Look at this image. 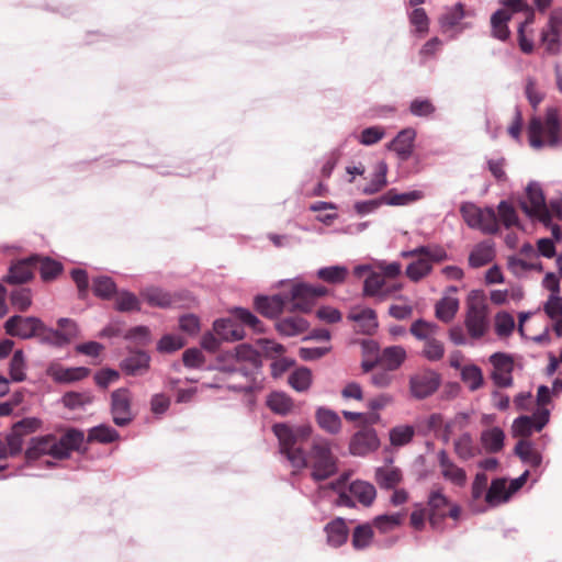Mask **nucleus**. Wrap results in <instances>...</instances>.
Segmentation results:
<instances>
[{
    "instance_id": "a878e982",
    "label": "nucleus",
    "mask_w": 562,
    "mask_h": 562,
    "mask_svg": "<svg viewBox=\"0 0 562 562\" xmlns=\"http://www.w3.org/2000/svg\"><path fill=\"white\" fill-rule=\"evenodd\" d=\"M31 260L34 261V268L38 270L44 281L54 280L63 272V265L49 257L35 255L31 256Z\"/></svg>"
},
{
    "instance_id": "58836bf2",
    "label": "nucleus",
    "mask_w": 562,
    "mask_h": 562,
    "mask_svg": "<svg viewBox=\"0 0 562 562\" xmlns=\"http://www.w3.org/2000/svg\"><path fill=\"white\" fill-rule=\"evenodd\" d=\"M509 492L506 490V481L502 479L493 480L490 488L485 493V502L488 505H497L508 498Z\"/></svg>"
},
{
    "instance_id": "7ed1b4c3",
    "label": "nucleus",
    "mask_w": 562,
    "mask_h": 562,
    "mask_svg": "<svg viewBox=\"0 0 562 562\" xmlns=\"http://www.w3.org/2000/svg\"><path fill=\"white\" fill-rule=\"evenodd\" d=\"M529 145L535 149L555 147L561 143L562 125L559 111L549 108L544 117L532 116L528 124Z\"/></svg>"
},
{
    "instance_id": "a18cd8bd",
    "label": "nucleus",
    "mask_w": 562,
    "mask_h": 562,
    "mask_svg": "<svg viewBox=\"0 0 562 562\" xmlns=\"http://www.w3.org/2000/svg\"><path fill=\"white\" fill-rule=\"evenodd\" d=\"M456 454L463 461L472 459L476 454V448L472 437L463 434L453 443Z\"/></svg>"
},
{
    "instance_id": "bb28decb",
    "label": "nucleus",
    "mask_w": 562,
    "mask_h": 562,
    "mask_svg": "<svg viewBox=\"0 0 562 562\" xmlns=\"http://www.w3.org/2000/svg\"><path fill=\"white\" fill-rule=\"evenodd\" d=\"M34 270V261L31 260V257L21 260L11 266L7 276V282L11 284L25 283L33 278Z\"/></svg>"
},
{
    "instance_id": "f03ea898",
    "label": "nucleus",
    "mask_w": 562,
    "mask_h": 562,
    "mask_svg": "<svg viewBox=\"0 0 562 562\" xmlns=\"http://www.w3.org/2000/svg\"><path fill=\"white\" fill-rule=\"evenodd\" d=\"M272 431L278 438L280 452L286 457L294 468L307 465L305 452L297 443L306 441L312 435V426L308 424L290 427L285 423H278L272 426Z\"/></svg>"
},
{
    "instance_id": "20e7f679",
    "label": "nucleus",
    "mask_w": 562,
    "mask_h": 562,
    "mask_svg": "<svg viewBox=\"0 0 562 562\" xmlns=\"http://www.w3.org/2000/svg\"><path fill=\"white\" fill-rule=\"evenodd\" d=\"M490 307L483 291L473 290L465 302L464 326L472 339H481L490 329Z\"/></svg>"
},
{
    "instance_id": "aec40b11",
    "label": "nucleus",
    "mask_w": 562,
    "mask_h": 562,
    "mask_svg": "<svg viewBox=\"0 0 562 562\" xmlns=\"http://www.w3.org/2000/svg\"><path fill=\"white\" fill-rule=\"evenodd\" d=\"M150 357L146 351L137 350L128 353L121 361V370L126 375H144L149 370Z\"/></svg>"
},
{
    "instance_id": "5701e85b",
    "label": "nucleus",
    "mask_w": 562,
    "mask_h": 562,
    "mask_svg": "<svg viewBox=\"0 0 562 562\" xmlns=\"http://www.w3.org/2000/svg\"><path fill=\"white\" fill-rule=\"evenodd\" d=\"M285 303V296H282L280 294L272 296H257L255 299L256 310L261 315L269 318L277 317L283 311Z\"/></svg>"
},
{
    "instance_id": "2f4dec72",
    "label": "nucleus",
    "mask_w": 562,
    "mask_h": 562,
    "mask_svg": "<svg viewBox=\"0 0 562 562\" xmlns=\"http://www.w3.org/2000/svg\"><path fill=\"white\" fill-rule=\"evenodd\" d=\"M510 21V13L508 10L499 9L494 12L491 16V27L493 37L499 41H506L509 38L510 31L508 29V22Z\"/></svg>"
},
{
    "instance_id": "e2e57ef3",
    "label": "nucleus",
    "mask_w": 562,
    "mask_h": 562,
    "mask_svg": "<svg viewBox=\"0 0 562 562\" xmlns=\"http://www.w3.org/2000/svg\"><path fill=\"white\" fill-rule=\"evenodd\" d=\"M124 339L134 341L136 345L146 346L150 340V333L146 326L130 328L123 334Z\"/></svg>"
},
{
    "instance_id": "39448f33",
    "label": "nucleus",
    "mask_w": 562,
    "mask_h": 562,
    "mask_svg": "<svg viewBox=\"0 0 562 562\" xmlns=\"http://www.w3.org/2000/svg\"><path fill=\"white\" fill-rule=\"evenodd\" d=\"M404 258H416L406 268V276L414 282L427 277L434 263H439L448 258L446 250L440 246H420L402 252Z\"/></svg>"
},
{
    "instance_id": "e433bc0d",
    "label": "nucleus",
    "mask_w": 562,
    "mask_h": 562,
    "mask_svg": "<svg viewBox=\"0 0 562 562\" xmlns=\"http://www.w3.org/2000/svg\"><path fill=\"white\" fill-rule=\"evenodd\" d=\"M493 246L486 241L477 244L469 256V263L473 268H480L494 259Z\"/></svg>"
},
{
    "instance_id": "69168bd1",
    "label": "nucleus",
    "mask_w": 562,
    "mask_h": 562,
    "mask_svg": "<svg viewBox=\"0 0 562 562\" xmlns=\"http://www.w3.org/2000/svg\"><path fill=\"white\" fill-rule=\"evenodd\" d=\"M234 314L237 317V319H239L243 324L250 327L252 330L258 333L263 330L261 321L248 310L237 307L234 310Z\"/></svg>"
},
{
    "instance_id": "a19ab883",
    "label": "nucleus",
    "mask_w": 562,
    "mask_h": 562,
    "mask_svg": "<svg viewBox=\"0 0 562 562\" xmlns=\"http://www.w3.org/2000/svg\"><path fill=\"white\" fill-rule=\"evenodd\" d=\"M145 301L151 306L168 307L173 304V297L170 293L158 288H150L142 293Z\"/></svg>"
},
{
    "instance_id": "f704fd0d",
    "label": "nucleus",
    "mask_w": 562,
    "mask_h": 562,
    "mask_svg": "<svg viewBox=\"0 0 562 562\" xmlns=\"http://www.w3.org/2000/svg\"><path fill=\"white\" fill-rule=\"evenodd\" d=\"M267 406L278 415H286L293 409L294 403L284 392L274 391L268 396Z\"/></svg>"
},
{
    "instance_id": "f8f14e48",
    "label": "nucleus",
    "mask_w": 562,
    "mask_h": 562,
    "mask_svg": "<svg viewBox=\"0 0 562 562\" xmlns=\"http://www.w3.org/2000/svg\"><path fill=\"white\" fill-rule=\"evenodd\" d=\"M490 363L492 364L491 379L495 386H510L515 369L513 357L507 353L495 352L490 357Z\"/></svg>"
},
{
    "instance_id": "052dcab7",
    "label": "nucleus",
    "mask_w": 562,
    "mask_h": 562,
    "mask_svg": "<svg viewBox=\"0 0 562 562\" xmlns=\"http://www.w3.org/2000/svg\"><path fill=\"white\" fill-rule=\"evenodd\" d=\"M461 378L470 386H482L483 384L482 370L475 364H468L461 368Z\"/></svg>"
},
{
    "instance_id": "bf43d9fd",
    "label": "nucleus",
    "mask_w": 562,
    "mask_h": 562,
    "mask_svg": "<svg viewBox=\"0 0 562 562\" xmlns=\"http://www.w3.org/2000/svg\"><path fill=\"white\" fill-rule=\"evenodd\" d=\"M10 301L13 307L21 312H25L32 304L31 291L25 288H20L11 292Z\"/></svg>"
},
{
    "instance_id": "6e6552de",
    "label": "nucleus",
    "mask_w": 562,
    "mask_h": 562,
    "mask_svg": "<svg viewBox=\"0 0 562 562\" xmlns=\"http://www.w3.org/2000/svg\"><path fill=\"white\" fill-rule=\"evenodd\" d=\"M347 480L348 474L345 473L336 482L330 484V487L333 490L340 492L339 504L349 506L352 504V497L356 498L362 505L370 506L373 503L376 495L375 487L368 482L356 481L350 484L348 495L345 492H341V488L345 486Z\"/></svg>"
},
{
    "instance_id": "f257e3e1",
    "label": "nucleus",
    "mask_w": 562,
    "mask_h": 562,
    "mask_svg": "<svg viewBox=\"0 0 562 562\" xmlns=\"http://www.w3.org/2000/svg\"><path fill=\"white\" fill-rule=\"evenodd\" d=\"M85 439L81 430L70 428L60 438L55 435L34 437L25 451L27 462L50 456L56 460L68 459L72 451L79 450Z\"/></svg>"
},
{
    "instance_id": "09e8293b",
    "label": "nucleus",
    "mask_w": 562,
    "mask_h": 562,
    "mask_svg": "<svg viewBox=\"0 0 562 562\" xmlns=\"http://www.w3.org/2000/svg\"><path fill=\"white\" fill-rule=\"evenodd\" d=\"M440 375L430 369L418 370L412 378L409 386H439Z\"/></svg>"
},
{
    "instance_id": "423d86ee",
    "label": "nucleus",
    "mask_w": 562,
    "mask_h": 562,
    "mask_svg": "<svg viewBox=\"0 0 562 562\" xmlns=\"http://www.w3.org/2000/svg\"><path fill=\"white\" fill-rule=\"evenodd\" d=\"M312 469L311 475L315 481H324L337 472V457L331 452L326 439H315L308 453Z\"/></svg>"
},
{
    "instance_id": "4be33fe9",
    "label": "nucleus",
    "mask_w": 562,
    "mask_h": 562,
    "mask_svg": "<svg viewBox=\"0 0 562 562\" xmlns=\"http://www.w3.org/2000/svg\"><path fill=\"white\" fill-rule=\"evenodd\" d=\"M416 131L414 128L402 130L390 143L389 148L394 150L402 161H406L413 154Z\"/></svg>"
},
{
    "instance_id": "473e14b6",
    "label": "nucleus",
    "mask_w": 562,
    "mask_h": 562,
    "mask_svg": "<svg viewBox=\"0 0 562 562\" xmlns=\"http://www.w3.org/2000/svg\"><path fill=\"white\" fill-rule=\"evenodd\" d=\"M316 422L324 431L331 435L338 434L342 425L338 414L325 407H319L316 411Z\"/></svg>"
},
{
    "instance_id": "393cba45",
    "label": "nucleus",
    "mask_w": 562,
    "mask_h": 562,
    "mask_svg": "<svg viewBox=\"0 0 562 562\" xmlns=\"http://www.w3.org/2000/svg\"><path fill=\"white\" fill-rule=\"evenodd\" d=\"M327 543L333 548H339L346 543L349 529L342 518H336L325 526Z\"/></svg>"
},
{
    "instance_id": "5fc2aeb1",
    "label": "nucleus",
    "mask_w": 562,
    "mask_h": 562,
    "mask_svg": "<svg viewBox=\"0 0 562 562\" xmlns=\"http://www.w3.org/2000/svg\"><path fill=\"white\" fill-rule=\"evenodd\" d=\"M464 16V5L457 3L440 18V25L448 31L457 26Z\"/></svg>"
},
{
    "instance_id": "412c9836",
    "label": "nucleus",
    "mask_w": 562,
    "mask_h": 562,
    "mask_svg": "<svg viewBox=\"0 0 562 562\" xmlns=\"http://www.w3.org/2000/svg\"><path fill=\"white\" fill-rule=\"evenodd\" d=\"M236 359L229 369V372L240 373V374H247L246 373V364L245 362H248V364L251 367V369H258L260 364V356L257 350L252 349L248 345H239L236 347Z\"/></svg>"
},
{
    "instance_id": "774afa93",
    "label": "nucleus",
    "mask_w": 562,
    "mask_h": 562,
    "mask_svg": "<svg viewBox=\"0 0 562 562\" xmlns=\"http://www.w3.org/2000/svg\"><path fill=\"white\" fill-rule=\"evenodd\" d=\"M445 348L441 341L431 338L425 342L423 355L431 361L440 360L443 357Z\"/></svg>"
},
{
    "instance_id": "72a5a7b5",
    "label": "nucleus",
    "mask_w": 562,
    "mask_h": 562,
    "mask_svg": "<svg viewBox=\"0 0 562 562\" xmlns=\"http://www.w3.org/2000/svg\"><path fill=\"white\" fill-rule=\"evenodd\" d=\"M505 434L498 427L488 428L481 434V443L490 453L499 452L504 447Z\"/></svg>"
},
{
    "instance_id": "4468645a",
    "label": "nucleus",
    "mask_w": 562,
    "mask_h": 562,
    "mask_svg": "<svg viewBox=\"0 0 562 562\" xmlns=\"http://www.w3.org/2000/svg\"><path fill=\"white\" fill-rule=\"evenodd\" d=\"M550 412L548 408H538L532 416H520L513 425L515 436L528 437L533 430L540 431L549 422Z\"/></svg>"
},
{
    "instance_id": "3c124183",
    "label": "nucleus",
    "mask_w": 562,
    "mask_h": 562,
    "mask_svg": "<svg viewBox=\"0 0 562 562\" xmlns=\"http://www.w3.org/2000/svg\"><path fill=\"white\" fill-rule=\"evenodd\" d=\"M508 269L515 273L519 274L524 271L528 270H541L542 266L538 259L530 260L529 258H519L516 256L508 257Z\"/></svg>"
},
{
    "instance_id": "cd10ccee",
    "label": "nucleus",
    "mask_w": 562,
    "mask_h": 562,
    "mask_svg": "<svg viewBox=\"0 0 562 562\" xmlns=\"http://www.w3.org/2000/svg\"><path fill=\"white\" fill-rule=\"evenodd\" d=\"M562 21L555 14H552L549 20L548 30L542 31L541 40L546 49L551 54L559 52L560 45V27Z\"/></svg>"
},
{
    "instance_id": "b1692460",
    "label": "nucleus",
    "mask_w": 562,
    "mask_h": 562,
    "mask_svg": "<svg viewBox=\"0 0 562 562\" xmlns=\"http://www.w3.org/2000/svg\"><path fill=\"white\" fill-rule=\"evenodd\" d=\"M406 359V351L402 346L386 347L376 357L378 364L386 370H396Z\"/></svg>"
},
{
    "instance_id": "ddd939ff",
    "label": "nucleus",
    "mask_w": 562,
    "mask_h": 562,
    "mask_svg": "<svg viewBox=\"0 0 562 562\" xmlns=\"http://www.w3.org/2000/svg\"><path fill=\"white\" fill-rule=\"evenodd\" d=\"M111 414L116 426L124 427L134 419L131 398L126 389H117L112 393Z\"/></svg>"
},
{
    "instance_id": "0eeeda50",
    "label": "nucleus",
    "mask_w": 562,
    "mask_h": 562,
    "mask_svg": "<svg viewBox=\"0 0 562 562\" xmlns=\"http://www.w3.org/2000/svg\"><path fill=\"white\" fill-rule=\"evenodd\" d=\"M460 213L469 227L480 229L484 234H496L498 221L492 207H479L474 203L467 202L460 207Z\"/></svg>"
},
{
    "instance_id": "6e6d98bb",
    "label": "nucleus",
    "mask_w": 562,
    "mask_h": 562,
    "mask_svg": "<svg viewBox=\"0 0 562 562\" xmlns=\"http://www.w3.org/2000/svg\"><path fill=\"white\" fill-rule=\"evenodd\" d=\"M499 3L504 7L503 9L508 10L510 16L516 12H525L527 14L526 23H533L535 12L526 0H501Z\"/></svg>"
},
{
    "instance_id": "0e129e2a",
    "label": "nucleus",
    "mask_w": 562,
    "mask_h": 562,
    "mask_svg": "<svg viewBox=\"0 0 562 562\" xmlns=\"http://www.w3.org/2000/svg\"><path fill=\"white\" fill-rule=\"evenodd\" d=\"M64 404L70 409L83 407L86 404L91 403V397L86 392H68L63 397Z\"/></svg>"
},
{
    "instance_id": "a211bd4d",
    "label": "nucleus",
    "mask_w": 562,
    "mask_h": 562,
    "mask_svg": "<svg viewBox=\"0 0 562 562\" xmlns=\"http://www.w3.org/2000/svg\"><path fill=\"white\" fill-rule=\"evenodd\" d=\"M449 498L442 493V487L434 488L428 496V520L432 528H440L447 517L446 510L450 505Z\"/></svg>"
},
{
    "instance_id": "338daca9",
    "label": "nucleus",
    "mask_w": 562,
    "mask_h": 562,
    "mask_svg": "<svg viewBox=\"0 0 562 562\" xmlns=\"http://www.w3.org/2000/svg\"><path fill=\"white\" fill-rule=\"evenodd\" d=\"M498 215L502 223L508 228L518 225V216L515 209L506 201L498 204Z\"/></svg>"
},
{
    "instance_id": "f3484780",
    "label": "nucleus",
    "mask_w": 562,
    "mask_h": 562,
    "mask_svg": "<svg viewBox=\"0 0 562 562\" xmlns=\"http://www.w3.org/2000/svg\"><path fill=\"white\" fill-rule=\"evenodd\" d=\"M438 465L441 476L451 484L462 487L467 484V472L454 463L446 450L437 452Z\"/></svg>"
},
{
    "instance_id": "de8ad7c7",
    "label": "nucleus",
    "mask_w": 562,
    "mask_h": 562,
    "mask_svg": "<svg viewBox=\"0 0 562 562\" xmlns=\"http://www.w3.org/2000/svg\"><path fill=\"white\" fill-rule=\"evenodd\" d=\"M348 274V269L341 266L325 267L317 271V277L331 284L342 283Z\"/></svg>"
},
{
    "instance_id": "4c0bfd02",
    "label": "nucleus",
    "mask_w": 562,
    "mask_h": 562,
    "mask_svg": "<svg viewBox=\"0 0 562 562\" xmlns=\"http://www.w3.org/2000/svg\"><path fill=\"white\" fill-rule=\"evenodd\" d=\"M515 453L531 467H539L542 460L540 453L532 447V443L524 439L517 442Z\"/></svg>"
},
{
    "instance_id": "1a4fd4ad",
    "label": "nucleus",
    "mask_w": 562,
    "mask_h": 562,
    "mask_svg": "<svg viewBox=\"0 0 562 562\" xmlns=\"http://www.w3.org/2000/svg\"><path fill=\"white\" fill-rule=\"evenodd\" d=\"M326 294L327 289L323 285L314 286L306 283H295L285 299L292 303L291 310L308 313L316 301Z\"/></svg>"
},
{
    "instance_id": "ea45409f",
    "label": "nucleus",
    "mask_w": 562,
    "mask_h": 562,
    "mask_svg": "<svg viewBox=\"0 0 562 562\" xmlns=\"http://www.w3.org/2000/svg\"><path fill=\"white\" fill-rule=\"evenodd\" d=\"M375 479L382 488H394L402 481V473L396 468H380L376 470Z\"/></svg>"
},
{
    "instance_id": "13d9d810",
    "label": "nucleus",
    "mask_w": 562,
    "mask_h": 562,
    "mask_svg": "<svg viewBox=\"0 0 562 562\" xmlns=\"http://www.w3.org/2000/svg\"><path fill=\"white\" fill-rule=\"evenodd\" d=\"M24 356L22 350H16L10 361V376L13 382H22L25 379Z\"/></svg>"
},
{
    "instance_id": "4d7b16f0",
    "label": "nucleus",
    "mask_w": 562,
    "mask_h": 562,
    "mask_svg": "<svg viewBox=\"0 0 562 562\" xmlns=\"http://www.w3.org/2000/svg\"><path fill=\"white\" fill-rule=\"evenodd\" d=\"M115 307L120 312L139 311L140 303L135 294L127 291H122L116 295Z\"/></svg>"
},
{
    "instance_id": "9b49d317",
    "label": "nucleus",
    "mask_w": 562,
    "mask_h": 562,
    "mask_svg": "<svg viewBox=\"0 0 562 562\" xmlns=\"http://www.w3.org/2000/svg\"><path fill=\"white\" fill-rule=\"evenodd\" d=\"M4 329L10 336L27 339L40 336L43 329H45V325L37 317L14 315L5 322Z\"/></svg>"
},
{
    "instance_id": "680f3d73",
    "label": "nucleus",
    "mask_w": 562,
    "mask_h": 562,
    "mask_svg": "<svg viewBox=\"0 0 562 562\" xmlns=\"http://www.w3.org/2000/svg\"><path fill=\"white\" fill-rule=\"evenodd\" d=\"M402 514L382 515L378 516L373 524L382 532H387L398 527L402 524Z\"/></svg>"
},
{
    "instance_id": "49530a36",
    "label": "nucleus",
    "mask_w": 562,
    "mask_h": 562,
    "mask_svg": "<svg viewBox=\"0 0 562 562\" xmlns=\"http://www.w3.org/2000/svg\"><path fill=\"white\" fill-rule=\"evenodd\" d=\"M415 435L413 426L400 425L390 430V441L394 447H402L409 443Z\"/></svg>"
},
{
    "instance_id": "c85d7f7f",
    "label": "nucleus",
    "mask_w": 562,
    "mask_h": 562,
    "mask_svg": "<svg viewBox=\"0 0 562 562\" xmlns=\"http://www.w3.org/2000/svg\"><path fill=\"white\" fill-rule=\"evenodd\" d=\"M215 334L226 341H236L244 338V329L232 319H217L213 325Z\"/></svg>"
},
{
    "instance_id": "864d4df0",
    "label": "nucleus",
    "mask_w": 562,
    "mask_h": 562,
    "mask_svg": "<svg viewBox=\"0 0 562 562\" xmlns=\"http://www.w3.org/2000/svg\"><path fill=\"white\" fill-rule=\"evenodd\" d=\"M494 325L498 337H508L515 328V321L509 313L503 311L495 315Z\"/></svg>"
},
{
    "instance_id": "7c9ffc66",
    "label": "nucleus",
    "mask_w": 562,
    "mask_h": 562,
    "mask_svg": "<svg viewBox=\"0 0 562 562\" xmlns=\"http://www.w3.org/2000/svg\"><path fill=\"white\" fill-rule=\"evenodd\" d=\"M348 318L352 322L359 323L360 330L363 334L372 335L378 328L376 313L372 308H362L360 311L353 310Z\"/></svg>"
},
{
    "instance_id": "c9c22d12",
    "label": "nucleus",
    "mask_w": 562,
    "mask_h": 562,
    "mask_svg": "<svg viewBox=\"0 0 562 562\" xmlns=\"http://www.w3.org/2000/svg\"><path fill=\"white\" fill-rule=\"evenodd\" d=\"M459 310V300L452 296H445L439 300L435 306L436 317L443 322L450 323Z\"/></svg>"
},
{
    "instance_id": "79ce46f5",
    "label": "nucleus",
    "mask_w": 562,
    "mask_h": 562,
    "mask_svg": "<svg viewBox=\"0 0 562 562\" xmlns=\"http://www.w3.org/2000/svg\"><path fill=\"white\" fill-rule=\"evenodd\" d=\"M420 198L422 192L419 191L396 193L394 190H390L381 198V202L387 205H406L411 202L419 200Z\"/></svg>"
},
{
    "instance_id": "603ef678",
    "label": "nucleus",
    "mask_w": 562,
    "mask_h": 562,
    "mask_svg": "<svg viewBox=\"0 0 562 562\" xmlns=\"http://www.w3.org/2000/svg\"><path fill=\"white\" fill-rule=\"evenodd\" d=\"M373 538V530L370 525L357 526L352 533V547L356 550H362L370 546Z\"/></svg>"
},
{
    "instance_id": "dca6fc26",
    "label": "nucleus",
    "mask_w": 562,
    "mask_h": 562,
    "mask_svg": "<svg viewBox=\"0 0 562 562\" xmlns=\"http://www.w3.org/2000/svg\"><path fill=\"white\" fill-rule=\"evenodd\" d=\"M379 446L376 431L373 428L364 427L351 437L349 451L352 456L364 457L375 451Z\"/></svg>"
},
{
    "instance_id": "37998d69",
    "label": "nucleus",
    "mask_w": 562,
    "mask_h": 562,
    "mask_svg": "<svg viewBox=\"0 0 562 562\" xmlns=\"http://www.w3.org/2000/svg\"><path fill=\"white\" fill-rule=\"evenodd\" d=\"M438 326L435 323H430L424 319H417L412 323L409 333L418 340H424L425 342L431 338L436 334Z\"/></svg>"
},
{
    "instance_id": "6ab92c4d",
    "label": "nucleus",
    "mask_w": 562,
    "mask_h": 562,
    "mask_svg": "<svg viewBox=\"0 0 562 562\" xmlns=\"http://www.w3.org/2000/svg\"><path fill=\"white\" fill-rule=\"evenodd\" d=\"M91 370L86 367L68 368L60 363H52L46 373L56 383H75L83 380L90 374Z\"/></svg>"
},
{
    "instance_id": "c03bdc74",
    "label": "nucleus",
    "mask_w": 562,
    "mask_h": 562,
    "mask_svg": "<svg viewBox=\"0 0 562 562\" xmlns=\"http://www.w3.org/2000/svg\"><path fill=\"white\" fill-rule=\"evenodd\" d=\"M119 432L108 425H99L89 430L88 441H98L101 443H110L117 440Z\"/></svg>"
},
{
    "instance_id": "2eb2a0df",
    "label": "nucleus",
    "mask_w": 562,
    "mask_h": 562,
    "mask_svg": "<svg viewBox=\"0 0 562 562\" xmlns=\"http://www.w3.org/2000/svg\"><path fill=\"white\" fill-rule=\"evenodd\" d=\"M402 290L401 283L387 285L385 278L376 272L370 273L363 283V295L384 301L393 293Z\"/></svg>"
},
{
    "instance_id": "8fccbe9b",
    "label": "nucleus",
    "mask_w": 562,
    "mask_h": 562,
    "mask_svg": "<svg viewBox=\"0 0 562 562\" xmlns=\"http://www.w3.org/2000/svg\"><path fill=\"white\" fill-rule=\"evenodd\" d=\"M92 290L97 296L109 300L116 292V285L112 278L102 276L93 279Z\"/></svg>"
},
{
    "instance_id": "9d476101",
    "label": "nucleus",
    "mask_w": 562,
    "mask_h": 562,
    "mask_svg": "<svg viewBox=\"0 0 562 562\" xmlns=\"http://www.w3.org/2000/svg\"><path fill=\"white\" fill-rule=\"evenodd\" d=\"M521 210L529 216L538 218L543 224H550L552 215L546 204V198L538 183H529L526 188V199L520 201Z\"/></svg>"
},
{
    "instance_id": "c756f323",
    "label": "nucleus",
    "mask_w": 562,
    "mask_h": 562,
    "mask_svg": "<svg viewBox=\"0 0 562 562\" xmlns=\"http://www.w3.org/2000/svg\"><path fill=\"white\" fill-rule=\"evenodd\" d=\"M280 335L292 337L304 333L308 328V322L301 316H289L276 324Z\"/></svg>"
}]
</instances>
